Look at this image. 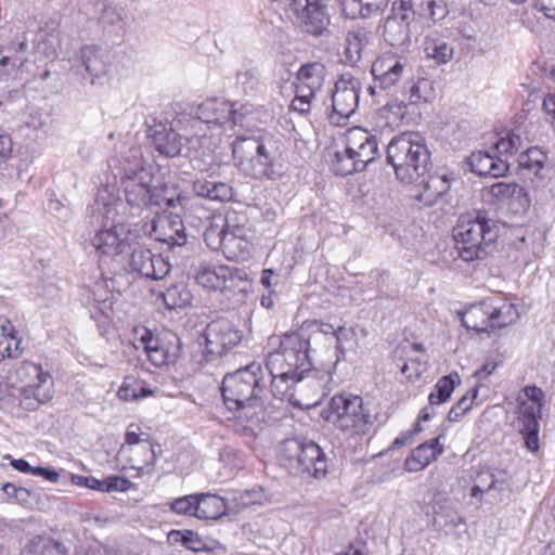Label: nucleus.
Returning a JSON list of instances; mask_svg holds the SVG:
<instances>
[{"label": "nucleus", "mask_w": 555, "mask_h": 555, "mask_svg": "<svg viewBox=\"0 0 555 555\" xmlns=\"http://www.w3.org/2000/svg\"><path fill=\"white\" fill-rule=\"evenodd\" d=\"M13 151V142L11 135L0 128V164L5 163Z\"/></svg>", "instance_id": "e2e57ef3"}, {"label": "nucleus", "mask_w": 555, "mask_h": 555, "mask_svg": "<svg viewBox=\"0 0 555 555\" xmlns=\"http://www.w3.org/2000/svg\"><path fill=\"white\" fill-rule=\"evenodd\" d=\"M325 76V67L319 62L307 63L300 66L295 87L302 93L317 94L321 89Z\"/></svg>", "instance_id": "c85d7f7f"}, {"label": "nucleus", "mask_w": 555, "mask_h": 555, "mask_svg": "<svg viewBox=\"0 0 555 555\" xmlns=\"http://www.w3.org/2000/svg\"><path fill=\"white\" fill-rule=\"evenodd\" d=\"M221 392L230 411L241 412L248 421L260 420L263 413L270 380L259 363H250L228 373L222 380Z\"/></svg>", "instance_id": "7ed1b4c3"}, {"label": "nucleus", "mask_w": 555, "mask_h": 555, "mask_svg": "<svg viewBox=\"0 0 555 555\" xmlns=\"http://www.w3.org/2000/svg\"><path fill=\"white\" fill-rule=\"evenodd\" d=\"M126 259L131 271L149 279L162 280L170 271L169 262L160 255L152 254L149 248L141 244L139 235H135L131 242Z\"/></svg>", "instance_id": "a211bd4d"}, {"label": "nucleus", "mask_w": 555, "mask_h": 555, "mask_svg": "<svg viewBox=\"0 0 555 555\" xmlns=\"http://www.w3.org/2000/svg\"><path fill=\"white\" fill-rule=\"evenodd\" d=\"M232 153L235 166L255 179L275 180L285 171L283 144L274 134L258 131L237 135Z\"/></svg>", "instance_id": "f03ea898"}, {"label": "nucleus", "mask_w": 555, "mask_h": 555, "mask_svg": "<svg viewBox=\"0 0 555 555\" xmlns=\"http://www.w3.org/2000/svg\"><path fill=\"white\" fill-rule=\"evenodd\" d=\"M546 156L538 147H529L526 152L521 153L518 158L519 167L533 171L534 175H539L543 168Z\"/></svg>", "instance_id": "a18cd8bd"}, {"label": "nucleus", "mask_w": 555, "mask_h": 555, "mask_svg": "<svg viewBox=\"0 0 555 555\" xmlns=\"http://www.w3.org/2000/svg\"><path fill=\"white\" fill-rule=\"evenodd\" d=\"M483 494L489 495L491 502L502 501L501 495L498 492L493 475H491L490 468L481 469L476 477L475 485L470 489V496L482 498Z\"/></svg>", "instance_id": "58836bf2"}, {"label": "nucleus", "mask_w": 555, "mask_h": 555, "mask_svg": "<svg viewBox=\"0 0 555 555\" xmlns=\"http://www.w3.org/2000/svg\"><path fill=\"white\" fill-rule=\"evenodd\" d=\"M197 500V518L199 519H219L232 512L227 501L217 494L199 493Z\"/></svg>", "instance_id": "473e14b6"}, {"label": "nucleus", "mask_w": 555, "mask_h": 555, "mask_svg": "<svg viewBox=\"0 0 555 555\" xmlns=\"http://www.w3.org/2000/svg\"><path fill=\"white\" fill-rule=\"evenodd\" d=\"M433 93L431 82L427 78H418L416 81L409 82L408 91L403 92L409 104H417L420 101H428Z\"/></svg>", "instance_id": "37998d69"}, {"label": "nucleus", "mask_w": 555, "mask_h": 555, "mask_svg": "<svg viewBox=\"0 0 555 555\" xmlns=\"http://www.w3.org/2000/svg\"><path fill=\"white\" fill-rule=\"evenodd\" d=\"M257 109L250 103L231 102V113L227 128L241 126L242 128H249L257 119Z\"/></svg>", "instance_id": "e433bc0d"}, {"label": "nucleus", "mask_w": 555, "mask_h": 555, "mask_svg": "<svg viewBox=\"0 0 555 555\" xmlns=\"http://www.w3.org/2000/svg\"><path fill=\"white\" fill-rule=\"evenodd\" d=\"M13 33V39L8 44L1 48L2 53H11V50L15 51V59L20 64H24L28 59V40L24 31L20 29H10Z\"/></svg>", "instance_id": "c03bdc74"}, {"label": "nucleus", "mask_w": 555, "mask_h": 555, "mask_svg": "<svg viewBox=\"0 0 555 555\" xmlns=\"http://www.w3.org/2000/svg\"><path fill=\"white\" fill-rule=\"evenodd\" d=\"M49 210L54 214L56 217L65 219L69 216V210L66 208L60 201L50 199L49 201Z\"/></svg>", "instance_id": "774afa93"}, {"label": "nucleus", "mask_w": 555, "mask_h": 555, "mask_svg": "<svg viewBox=\"0 0 555 555\" xmlns=\"http://www.w3.org/2000/svg\"><path fill=\"white\" fill-rule=\"evenodd\" d=\"M205 241L212 249H221L229 260L244 261L249 257L250 244L248 236L232 237L228 235H216L210 229L205 233Z\"/></svg>", "instance_id": "5701e85b"}, {"label": "nucleus", "mask_w": 555, "mask_h": 555, "mask_svg": "<svg viewBox=\"0 0 555 555\" xmlns=\"http://www.w3.org/2000/svg\"><path fill=\"white\" fill-rule=\"evenodd\" d=\"M21 555H67L64 545L46 534L36 535L27 541Z\"/></svg>", "instance_id": "72a5a7b5"}, {"label": "nucleus", "mask_w": 555, "mask_h": 555, "mask_svg": "<svg viewBox=\"0 0 555 555\" xmlns=\"http://www.w3.org/2000/svg\"><path fill=\"white\" fill-rule=\"evenodd\" d=\"M197 494H190L176 499L171 503V509L180 515H190L197 517Z\"/></svg>", "instance_id": "3c124183"}, {"label": "nucleus", "mask_w": 555, "mask_h": 555, "mask_svg": "<svg viewBox=\"0 0 555 555\" xmlns=\"http://www.w3.org/2000/svg\"><path fill=\"white\" fill-rule=\"evenodd\" d=\"M291 11L304 31L317 37L328 34L330 15L321 0H293Z\"/></svg>", "instance_id": "f3484780"}, {"label": "nucleus", "mask_w": 555, "mask_h": 555, "mask_svg": "<svg viewBox=\"0 0 555 555\" xmlns=\"http://www.w3.org/2000/svg\"><path fill=\"white\" fill-rule=\"evenodd\" d=\"M322 416L334 426L351 435L365 434L371 416L363 406V400L353 395H336L323 410Z\"/></svg>", "instance_id": "9b49d317"}, {"label": "nucleus", "mask_w": 555, "mask_h": 555, "mask_svg": "<svg viewBox=\"0 0 555 555\" xmlns=\"http://www.w3.org/2000/svg\"><path fill=\"white\" fill-rule=\"evenodd\" d=\"M135 232L124 224H113L108 229H102L90 240V245L100 257L119 258L126 260L128 249L135 236Z\"/></svg>", "instance_id": "dca6fc26"}, {"label": "nucleus", "mask_w": 555, "mask_h": 555, "mask_svg": "<svg viewBox=\"0 0 555 555\" xmlns=\"http://www.w3.org/2000/svg\"><path fill=\"white\" fill-rule=\"evenodd\" d=\"M137 334L140 335L138 340L154 365L162 366L173 363L178 359L179 348L177 345L171 348L166 347L158 337L145 327L137 331Z\"/></svg>", "instance_id": "b1692460"}, {"label": "nucleus", "mask_w": 555, "mask_h": 555, "mask_svg": "<svg viewBox=\"0 0 555 555\" xmlns=\"http://www.w3.org/2000/svg\"><path fill=\"white\" fill-rule=\"evenodd\" d=\"M168 538L171 542H180L185 548L193 552H199L204 546V543L199 537L192 531H185L183 533L181 531L172 530Z\"/></svg>", "instance_id": "09e8293b"}, {"label": "nucleus", "mask_w": 555, "mask_h": 555, "mask_svg": "<svg viewBox=\"0 0 555 555\" xmlns=\"http://www.w3.org/2000/svg\"><path fill=\"white\" fill-rule=\"evenodd\" d=\"M341 12L347 18L356 20L367 18L364 15L362 8L360 7V2L358 0H341L340 1Z\"/></svg>", "instance_id": "13d9d810"}, {"label": "nucleus", "mask_w": 555, "mask_h": 555, "mask_svg": "<svg viewBox=\"0 0 555 555\" xmlns=\"http://www.w3.org/2000/svg\"><path fill=\"white\" fill-rule=\"evenodd\" d=\"M153 209H169L184 206L188 197L175 183H160L156 180Z\"/></svg>", "instance_id": "7c9ffc66"}, {"label": "nucleus", "mask_w": 555, "mask_h": 555, "mask_svg": "<svg viewBox=\"0 0 555 555\" xmlns=\"http://www.w3.org/2000/svg\"><path fill=\"white\" fill-rule=\"evenodd\" d=\"M248 218L244 212H237L235 210L228 211L225 216V221L223 228L217 232L215 230L216 235H228L232 237H243L248 236L250 230L247 227Z\"/></svg>", "instance_id": "4c0bfd02"}, {"label": "nucleus", "mask_w": 555, "mask_h": 555, "mask_svg": "<svg viewBox=\"0 0 555 555\" xmlns=\"http://www.w3.org/2000/svg\"><path fill=\"white\" fill-rule=\"evenodd\" d=\"M103 27H112L115 30H121L125 22L119 10L115 7H105L99 17Z\"/></svg>", "instance_id": "603ef678"}, {"label": "nucleus", "mask_w": 555, "mask_h": 555, "mask_svg": "<svg viewBox=\"0 0 555 555\" xmlns=\"http://www.w3.org/2000/svg\"><path fill=\"white\" fill-rule=\"evenodd\" d=\"M334 335H335V338H336V348L340 352H344V343L346 340H348V338L350 337L351 331L346 328L345 326H338L334 331Z\"/></svg>", "instance_id": "338daca9"}, {"label": "nucleus", "mask_w": 555, "mask_h": 555, "mask_svg": "<svg viewBox=\"0 0 555 555\" xmlns=\"http://www.w3.org/2000/svg\"><path fill=\"white\" fill-rule=\"evenodd\" d=\"M314 98L315 94L302 93L299 89H296V95L292 101L291 108L299 114H307L311 109Z\"/></svg>", "instance_id": "5fc2aeb1"}, {"label": "nucleus", "mask_w": 555, "mask_h": 555, "mask_svg": "<svg viewBox=\"0 0 555 555\" xmlns=\"http://www.w3.org/2000/svg\"><path fill=\"white\" fill-rule=\"evenodd\" d=\"M361 82L350 74H343L335 82L332 92V113L328 118L332 124L340 125L348 119L359 105Z\"/></svg>", "instance_id": "2eb2a0df"}, {"label": "nucleus", "mask_w": 555, "mask_h": 555, "mask_svg": "<svg viewBox=\"0 0 555 555\" xmlns=\"http://www.w3.org/2000/svg\"><path fill=\"white\" fill-rule=\"evenodd\" d=\"M522 145V140L519 134L514 132L507 133L506 137L501 138L494 144L496 152L503 158V156L513 155L518 152Z\"/></svg>", "instance_id": "8fccbe9b"}, {"label": "nucleus", "mask_w": 555, "mask_h": 555, "mask_svg": "<svg viewBox=\"0 0 555 555\" xmlns=\"http://www.w3.org/2000/svg\"><path fill=\"white\" fill-rule=\"evenodd\" d=\"M192 186L197 196L209 201L228 202L233 197L232 186L221 181L196 179Z\"/></svg>", "instance_id": "2f4dec72"}, {"label": "nucleus", "mask_w": 555, "mask_h": 555, "mask_svg": "<svg viewBox=\"0 0 555 555\" xmlns=\"http://www.w3.org/2000/svg\"><path fill=\"white\" fill-rule=\"evenodd\" d=\"M152 144L157 152L167 156L176 157L182 151V138L172 129L166 128L164 125H156L150 130Z\"/></svg>", "instance_id": "cd10ccee"}, {"label": "nucleus", "mask_w": 555, "mask_h": 555, "mask_svg": "<svg viewBox=\"0 0 555 555\" xmlns=\"http://www.w3.org/2000/svg\"><path fill=\"white\" fill-rule=\"evenodd\" d=\"M131 481L119 476H112L104 479L103 492L121 491L126 492L130 489Z\"/></svg>", "instance_id": "bf43d9fd"}, {"label": "nucleus", "mask_w": 555, "mask_h": 555, "mask_svg": "<svg viewBox=\"0 0 555 555\" xmlns=\"http://www.w3.org/2000/svg\"><path fill=\"white\" fill-rule=\"evenodd\" d=\"M196 280L202 286L222 293L235 288L244 292L248 285L247 274L243 270L225 266L205 269L197 274Z\"/></svg>", "instance_id": "412c9836"}, {"label": "nucleus", "mask_w": 555, "mask_h": 555, "mask_svg": "<svg viewBox=\"0 0 555 555\" xmlns=\"http://www.w3.org/2000/svg\"><path fill=\"white\" fill-rule=\"evenodd\" d=\"M379 156L376 135L361 127L347 131L345 149L335 153L332 170L338 176H348L362 171Z\"/></svg>", "instance_id": "0eeeda50"}, {"label": "nucleus", "mask_w": 555, "mask_h": 555, "mask_svg": "<svg viewBox=\"0 0 555 555\" xmlns=\"http://www.w3.org/2000/svg\"><path fill=\"white\" fill-rule=\"evenodd\" d=\"M281 464L292 474L324 476L327 472L326 455L312 440L286 439L279 450Z\"/></svg>", "instance_id": "1a4fd4ad"}, {"label": "nucleus", "mask_w": 555, "mask_h": 555, "mask_svg": "<svg viewBox=\"0 0 555 555\" xmlns=\"http://www.w3.org/2000/svg\"><path fill=\"white\" fill-rule=\"evenodd\" d=\"M422 0H395L383 25V38L391 47L409 46L422 30Z\"/></svg>", "instance_id": "6e6552de"}, {"label": "nucleus", "mask_w": 555, "mask_h": 555, "mask_svg": "<svg viewBox=\"0 0 555 555\" xmlns=\"http://www.w3.org/2000/svg\"><path fill=\"white\" fill-rule=\"evenodd\" d=\"M231 113V102L220 99H208L201 103L195 116L207 125H215L227 129Z\"/></svg>", "instance_id": "a878e982"}, {"label": "nucleus", "mask_w": 555, "mask_h": 555, "mask_svg": "<svg viewBox=\"0 0 555 555\" xmlns=\"http://www.w3.org/2000/svg\"><path fill=\"white\" fill-rule=\"evenodd\" d=\"M369 42V33L361 27L353 28L347 33L345 60L348 64H357L362 56V51Z\"/></svg>", "instance_id": "f704fd0d"}, {"label": "nucleus", "mask_w": 555, "mask_h": 555, "mask_svg": "<svg viewBox=\"0 0 555 555\" xmlns=\"http://www.w3.org/2000/svg\"><path fill=\"white\" fill-rule=\"evenodd\" d=\"M413 184L420 188L415 199L423 203L425 206L434 205L442 195H444L451 188V178L446 171L435 170L424 175L417 182Z\"/></svg>", "instance_id": "4be33fe9"}, {"label": "nucleus", "mask_w": 555, "mask_h": 555, "mask_svg": "<svg viewBox=\"0 0 555 555\" xmlns=\"http://www.w3.org/2000/svg\"><path fill=\"white\" fill-rule=\"evenodd\" d=\"M207 352L211 356H223L237 346L243 334L231 321L217 319L211 321L205 330Z\"/></svg>", "instance_id": "aec40b11"}, {"label": "nucleus", "mask_w": 555, "mask_h": 555, "mask_svg": "<svg viewBox=\"0 0 555 555\" xmlns=\"http://www.w3.org/2000/svg\"><path fill=\"white\" fill-rule=\"evenodd\" d=\"M162 298L168 309L175 310L190 305L192 295L184 283H175L162 293Z\"/></svg>", "instance_id": "ea45409f"}, {"label": "nucleus", "mask_w": 555, "mask_h": 555, "mask_svg": "<svg viewBox=\"0 0 555 555\" xmlns=\"http://www.w3.org/2000/svg\"><path fill=\"white\" fill-rule=\"evenodd\" d=\"M424 51L427 57L435 60L437 64H446L453 56V48L436 33L426 36Z\"/></svg>", "instance_id": "c9c22d12"}, {"label": "nucleus", "mask_w": 555, "mask_h": 555, "mask_svg": "<svg viewBox=\"0 0 555 555\" xmlns=\"http://www.w3.org/2000/svg\"><path fill=\"white\" fill-rule=\"evenodd\" d=\"M541 395L542 391L535 387L525 389L527 400L520 402L518 406V426L519 433L524 438L526 448L535 452L539 450V420L541 417Z\"/></svg>", "instance_id": "ddd939ff"}, {"label": "nucleus", "mask_w": 555, "mask_h": 555, "mask_svg": "<svg viewBox=\"0 0 555 555\" xmlns=\"http://www.w3.org/2000/svg\"><path fill=\"white\" fill-rule=\"evenodd\" d=\"M469 166L472 171L478 176H490L498 178L503 176L508 170L507 159L501 156H493L488 152H474L469 157Z\"/></svg>", "instance_id": "bb28decb"}, {"label": "nucleus", "mask_w": 555, "mask_h": 555, "mask_svg": "<svg viewBox=\"0 0 555 555\" xmlns=\"http://www.w3.org/2000/svg\"><path fill=\"white\" fill-rule=\"evenodd\" d=\"M387 162L396 178L413 184L433 168L430 152L418 132H403L391 139L387 146Z\"/></svg>", "instance_id": "20e7f679"}, {"label": "nucleus", "mask_w": 555, "mask_h": 555, "mask_svg": "<svg viewBox=\"0 0 555 555\" xmlns=\"http://www.w3.org/2000/svg\"><path fill=\"white\" fill-rule=\"evenodd\" d=\"M515 182H496L490 186L489 193L491 196L503 204L508 198L509 192H515Z\"/></svg>", "instance_id": "6e6d98bb"}, {"label": "nucleus", "mask_w": 555, "mask_h": 555, "mask_svg": "<svg viewBox=\"0 0 555 555\" xmlns=\"http://www.w3.org/2000/svg\"><path fill=\"white\" fill-rule=\"evenodd\" d=\"M503 205H507L514 214H525L530 207V198L526 190L518 183L515 184V192L508 193V198Z\"/></svg>", "instance_id": "49530a36"}, {"label": "nucleus", "mask_w": 555, "mask_h": 555, "mask_svg": "<svg viewBox=\"0 0 555 555\" xmlns=\"http://www.w3.org/2000/svg\"><path fill=\"white\" fill-rule=\"evenodd\" d=\"M518 319L516 305L500 295L473 304L461 314L462 324L467 330L488 334L512 325Z\"/></svg>", "instance_id": "423d86ee"}, {"label": "nucleus", "mask_w": 555, "mask_h": 555, "mask_svg": "<svg viewBox=\"0 0 555 555\" xmlns=\"http://www.w3.org/2000/svg\"><path fill=\"white\" fill-rule=\"evenodd\" d=\"M310 341L298 333L284 334L279 347L269 352L264 373L270 380L271 393L294 406L309 408L325 395L330 372L312 367Z\"/></svg>", "instance_id": "f257e3e1"}, {"label": "nucleus", "mask_w": 555, "mask_h": 555, "mask_svg": "<svg viewBox=\"0 0 555 555\" xmlns=\"http://www.w3.org/2000/svg\"><path fill=\"white\" fill-rule=\"evenodd\" d=\"M155 182L154 168L141 158L124 167L121 184L125 201L133 215L153 210Z\"/></svg>", "instance_id": "9d476101"}, {"label": "nucleus", "mask_w": 555, "mask_h": 555, "mask_svg": "<svg viewBox=\"0 0 555 555\" xmlns=\"http://www.w3.org/2000/svg\"><path fill=\"white\" fill-rule=\"evenodd\" d=\"M371 73L374 78V86H371L369 91L374 95L376 89L390 90L409 78L411 68L405 57L393 53H385L373 62Z\"/></svg>", "instance_id": "4468645a"}, {"label": "nucleus", "mask_w": 555, "mask_h": 555, "mask_svg": "<svg viewBox=\"0 0 555 555\" xmlns=\"http://www.w3.org/2000/svg\"><path fill=\"white\" fill-rule=\"evenodd\" d=\"M8 490H12L13 500L20 504H27L29 502L31 492L23 487H16L11 482H5L2 486V491L8 492Z\"/></svg>", "instance_id": "680f3d73"}, {"label": "nucleus", "mask_w": 555, "mask_h": 555, "mask_svg": "<svg viewBox=\"0 0 555 555\" xmlns=\"http://www.w3.org/2000/svg\"><path fill=\"white\" fill-rule=\"evenodd\" d=\"M440 437L438 436L415 448L411 456L405 460V469L408 472H420L436 460L437 455L443 452V447L439 443Z\"/></svg>", "instance_id": "c756f323"}, {"label": "nucleus", "mask_w": 555, "mask_h": 555, "mask_svg": "<svg viewBox=\"0 0 555 555\" xmlns=\"http://www.w3.org/2000/svg\"><path fill=\"white\" fill-rule=\"evenodd\" d=\"M236 81L246 94H250L257 91L259 86V74L255 68H248L240 70L236 74Z\"/></svg>", "instance_id": "864d4df0"}, {"label": "nucleus", "mask_w": 555, "mask_h": 555, "mask_svg": "<svg viewBox=\"0 0 555 555\" xmlns=\"http://www.w3.org/2000/svg\"><path fill=\"white\" fill-rule=\"evenodd\" d=\"M77 62L85 68L91 78V83H95L96 78L106 75L109 66L108 52L99 46H83L77 56Z\"/></svg>", "instance_id": "393cba45"}, {"label": "nucleus", "mask_w": 555, "mask_h": 555, "mask_svg": "<svg viewBox=\"0 0 555 555\" xmlns=\"http://www.w3.org/2000/svg\"><path fill=\"white\" fill-rule=\"evenodd\" d=\"M457 383H460V376L456 373L441 377L435 386V391L428 397L429 404L434 406L448 401Z\"/></svg>", "instance_id": "79ce46f5"}, {"label": "nucleus", "mask_w": 555, "mask_h": 555, "mask_svg": "<svg viewBox=\"0 0 555 555\" xmlns=\"http://www.w3.org/2000/svg\"><path fill=\"white\" fill-rule=\"evenodd\" d=\"M491 475H493V480L495 482L496 489L501 498L503 499L504 493L508 490L511 483V475L505 468L499 469H490Z\"/></svg>", "instance_id": "4d7b16f0"}, {"label": "nucleus", "mask_w": 555, "mask_h": 555, "mask_svg": "<svg viewBox=\"0 0 555 555\" xmlns=\"http://www.w3.org/2000/svg\"><path fill=\"white\" fill-rule=\"evenodd\" d=\"M18 344L14 337V328L11 322L0 317V361L4 358H13L18 354Z\"/></svg>", "instance_id": "a19ab883"}, {"label": "nucleus", "mask_w": 555, "mask_h": 555, "mask_svg": "<svg viewBox=\"0 0 555 555\" xmlns=\"http://www.w3.org/2000/svg\"><path fill=\"white\" fill-rule=\"evenodd\" d=\"M535 5L547 18L555 21V0H537Z\"/></svg>", "instance_id": "69168bd1"}, {"label": "nucleus", "mask_w": 555, "mask_h": 555, "mask_svg": "<svg viewBox=\"0 0 555 555\" xmlns=\"http://www.w3.org/2000/svg\"><path fill=\"white\" fill-rule=\"evenodd\" d=\"M144 235L168 246L169 249L182 247L188 242V235L182 219L177 215L155 216L142 227Z\"/></svg>", "instance_id": "6ab92c4d"}, {"label": "nucleus", "mask_w": 555, "mask_h": 555, "mask_svg": "<svg viewBox=\"0 0 555 555\" xmlns=\"http://www.w3.org/2000/svg\"><path fill=\"white\" fill-rule=\"evenodd\" d=\"M15 374L23 384L18 400L25 410L34 411L51 399L52 377L41 365L24 361L15 370Z\"/></svg>", "instance_id": "f8f14e48"}, {"label": "nucleus", "mask_w": 555, "mask_h": 555, "mask_svg": "<svg viewBox=\"0 0 555 555\" xmlns=\"http://www.w3.org/2000/svg\"><path fill=\"white\" fill-rule=\"evenodd\" d=\"M358 2L367 18L379 14L387 7L386 0H358Z\"/></svg>", "instance_id": "052dcab7"}, {"label": "nucleus", "mask_w": 555, "mask_h": 555, "mask_svg": "<svg viewBox=\"0 0 555 555\" xmlns=\"http://www.w3.org/2000/svg\"><path fill=\"white\" fill-rule=\"evenodd\" d=\"M453 237L459 256L469 262L488 256L499 237V228L485 211L475 210L459 217Z\"/></svg>", "instance_id": "39448f33"}, {"label": "nucleus", "mask_w": 555, "mask_h": 555, "mask_svg": "<svg viewBox=\"0 0 555 555\" xmlns=\"http://www.w3.org/2000/svg\"><path fill=\"white\" fill-rule=\"evenodd\" d=\"M477 393L478 389L476 387L468 390L449 411L448 420L450 422H456L463 415H465L472 409L473 402L476 399Z\"/></svg>", "instance_id": "de8ad7c7"}, {"label": "nucleus", "mask_w": 555, "mask_h": 555, "mask_svg": "<svg viewBox=\"0 0 555 555\" xmlns=\"http://www.w3.org/2000/svg\"><path fill=\"white\" fill-rule=\"evenodd\" d=\"M117 395H118L119 399L125 400V401L139 399L137 382H134V380L132 383L125 382L118 389Z\"/></svg>", "instance_id": "0e129e2a"}]
</instances>
